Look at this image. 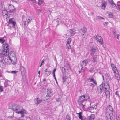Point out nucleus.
I'll use <instances>...</instances> for the list:
<instances>
[{
  "label": "nucleus",
  "instance_id": "1",
  "mask_svg": "<svg viewBox=\"0 0 120 120\" xmlns=\"http://www.w3.org/2000/svg\"><path fill=\"white\" fill-rule=\"evenodd\" d=\"M9 109H11L18 114H21L22 117H24V114L26 113V111L25 110L23 109L22 108L21 109L19 106L17 104H13L11 108H9Z\"/></svg>",
  "mask_w": 120,
  "mask_h": 120
},
{
  "label": "nucleus",
  "instance_id": "2",
  "mask_svg": "<svg viewBox=\"0 0 120 120\" xmlns=\"http://www.w3.org/2000/svg\"><path fill=\"white\" fill-rule=\"evenodd\" d=\"M95 40H96L97 41L100 43V44H102L103 43L102 38L101 36L95 35L94 37Z\"/></svg>",
  "mask_w": 120,
  "mask_h": 120
},
{
  "label": "nucleus",
  "instance_id": "3",
  "mask_svg": "<svg viewBox=\"0 0 120 120\" xmlns=\"http://www.w3.org/2000/svg\"><path fill=\"white\" fill-rule=\"evenodd\" d=\"M87 99L82 98L80 96H79V99L77 100V101L79 103H86Z\"/></svg>",
  "mask_w": 120,
  "mask_h": 120
},
{
  "label": "nucleus",
  "instance_id": "4",
  "mask_svg": "<svg viewBox=\"0 0 120 120\" xmlns=\"http://www.w3.org/2000/svg\"><path fill=\"white\" fill-rule=\"evenodd\" d=\"M47 95L49 97H51L53 95L52 91V89L50 88H48L47 89Z\"/></svg>",
  "mask_w": 120,
  "mask_h": 120
},
{
  "label": "nucleus",
  "instance_id": "5",
  "mask_svg": "<svg viewBox=\"0 0 120 120\" xmlns=\"http://www.w3.org/2000/svg\"><path fill=\"white\" fill-rule=\"evenodd\" d=\"M19 70L20 71L21 75L25 74L26 72V69L22 65L20 66Z\"/></svg>",
  "mask_w": 120,
  "mask_h": 120
},
{
  "label": "nucleus",
  "instance_id": "6",
  "mask_svg": "<svg viewBox=\"0 0 120 120\" xmlns=\"http://www.w3.org/2000/svg\"><path fill=\"white\" fill-rule=\"evenodd\" d=\"M103 85L102 84H101L97 87V90L99 91L98 92V93L101 94L103 90Z\"/></svg>",
  "mask_w": 120,
  "mask_h": 120
},
{
  "label": "nucleus",
  "instance_id": "7",
  "mask_svg": "<svg viewBox=\"0 0 120 120\" xmlns=\"http://www.w3.org/2000/svg\"><path fill=\"white\" fill-rule=\"evenodd\" d=\"M12 18H10L9 19L8 24V25H10L11 24H12L13 25V26L12 27H14L15 26L16 24V22L15 21H13L12 20Z\"/></svg>",
  "mask_w": 120,
  "mask_h": 120
},
{
  "label": "nucleus",
  "instance_id": "8",
  "mask_svg": "<svg viewBox=\"0 0 120 120\" xmlns=\"http://www.w3.org/2000/svg\"><path fill=\"white\" fill-rule=\"evenodd\" d=\"M39 99L38 98L36 97L34 100L35 103L36 104L37 106L38 104L41 103L42 101V99Z\"/></svg>",
  "mask_w": 120,
  "mask_h": 120
},
{
  "label": "nucleus",
  "instance_id": "9",
  "mask_svg": "<svg viewBox=\"0 0 120 120\" xmlns=\"http://www.w3.org/2000/svg\"><path fill=\"white\" fill-rule=\"evenodd\" d=\"M44 71L46 72L45 73V75L48 76L51 74V71L48 68H47Z\"/></svg>",
  "mask_w": 120,
  "mask_h": 120
},
{
  "label": "nucleus",
  "instance_id": "10",
  "mask_svg": "<svg viewBox=\"0 0 120 120\" xmlns=\"http://www.w3.org/2000/svg\"><path fill=\"white\" fill-rule=\"evenodd\" d=\"M96 48L95 47H92L90 49V55L91 56H93L96 51Z\"/></svg>",
  "mask_w": 120,
  "mask_h": 120
},
{
  "label": "nucleus",
  "instance_id": "11",
  "mask_svg": "<svg viewBox=\"0 0 120 120\" xmlns=\"http://www.w3.org/2000/svg\"><path fill=\"white\" fill-rule=\"evenodd\" d=\"M92 60L93 63H97L98 59L97 57V55H95L94 56H92Z\"/></svg>",
  "mask_w": 120,
  "mask_h": 120
},
{
  "label": "nucleus",
  "instance_id": "12",
  "mask_svg": "<svg viewBox=\"0 0 120 120\" xmlns=\"http://www.w3.org/2000/svg\"><path fill=\"white\" fill-rule=\"evenodd\" d=\"M64 67H66L67 68V70L68 71H69V70L70 71H71V67L70 65V63L68 62H67L66 64H65L64 65Z\"/></svg>",
  "mask_w": 120,
  "mask_h": 120
},
{
  "label": "nucleus",
  "instance_id": "13",
  "mask_svg": "<svg viewBox=\"0 0 120 120\" xmlns=\"http://www.w3.org/2000/svg\"><path fill=\"white\" fill-rule=\"evenodd\" d=\"M69 32L71 36H73L76 33L75 30L74 29H72L69 30Z\"/></svg>",
  "mask_w": 120,
  "mask_h": 120
},
{
  "label": "nucleus",
  "instance_id": "14",
  "mask_svg": "<svg viewBox=\"0 0 120 120\" xmlns=\"http://www.w3.org/2000/svg\"><path fill=\"white\" fill-rule=\"evenodd\" d=\"M108 2L111 5L113 6V8H116V5L115 3H114L113 0H108Z\"/></svg>",
  "mask_w": 120,
  "mask_h": 120
},
{
  "label": "nucleus",
  "instance_id": "15",
  "mask_svg": "<svg viewBox=\"0 0 120 120\" xmlns=\"http://www.w3.org/2000/svg\"><path fill=\"white\" fill-rule=\"evenodd\" d=\"M116 71L117 72H116H116L114 73H115V75L116 78V79L117 80H119L120 79V77L118 70Z\"/></svg>",
  "mask_w": 120,
  "mask_h": 120
},
{
  "label": "nucleus",
  "instance_id": "16",
  "mask_svg": "<svg viewBox=\"0 0 120 120\" xmlns=\"http://www.w3.org/2000/svg\"><path fill=\"white\" fill-rule=\"evenodd\" d=\"M104 92L106 96V97L107 98H109L110 97V93L108 90L106 91H104Z\"/></svg>",
  "mask_w": 120,
  "mask_h": 120
},
{
  "label": "nucleus",
  "instance_id": "17",
  "mask_svg": "<svg viewBox=\"0 0 120 120\" xmlns=\"http://www.w3.org/2000/svg\"><path fill=\"white\" fill-rule=\"evenodd\" d=\"M4 55L6 56H8L9 54V50L4 49L3 50Z\"/></svg>",
  "mask_w": 120,
  "mask_h": 120
},
{
  "label": "nucleus",
  "instance_id": "18",
  "mask_svg": "<svg viewBox=\"0 0 120 120\" xmlns=\"http://www.w3.org/2000/svg\"><path fill=\"white\" fill-rule=\"evenodd\" d=\"M111 66L113 71H114V73H115L116 72V71L117 70L116 67L114 64H111Z\"/></svg>",
  "mask_w": 120,
  "mask_h": 120
},
{
  "label": "nucleus",
  "instance_id": "19",
  "mask_svg": "<svg viewBox=\"0 0 120 120\" xmlns=\"http://www.w3.org/2000/svg\"><path fill=\"white\" fill-rule=\"evenodd\" d=\"M103 85V90L104 91H106L107 90H109L110 88V86H106L103 85V82L101 84Z\"/></svg>",
  "mask_w": 120,
  "mask_h": 120
},
{
  "label": "nucleus",
  "instance_id": "20",
  "mask_svg": "<svg viewBox=\"0 0 120 120\" xmlns=\"http://www.w3.org/2000/svg\"><path fill=\"white\" fill-rule=\"evenodd\" d=\"M88 61L89 60L88 59L84 60L82 62V65L85 66H86L87 64L88 63Z\"/></svg>",
  "mask_w": 120,
  "mask_h": 120
},
{
  "label": "nucleus",
  "instance_id": "21",
  "mask_svg": "<svg viewBox=\"0 0 120 120\" xmlns=\"http://www.w3.org/2000/svg\"><path fill=\"white\" fill-rule=\"evenodd\" d=\"M22 78L23 81L24 82L27 81V79L26 77V75L25 74L22 75Z\"/></svg>",
  "mask_w": 120,
  "mask_h": 120
},
{
  "label": "nucleus",
  "instance_id": "22",
  "mask_svg": "<svg viewBox=\"0 0 120 120\" xmlns=\"http://www.w3.org/2000/svg\"><path fill=\"white\" fill-rule=\"evenodd\" d=\"M95 117V115L94 114H91L88 116L89 120H94Z\"/></svg>",
  "mask_w": 120,
  "mask_h": 120
},
{
  "label": "nucleus",
  "instance_id": "23",
  "mask_svg": "<svg viewBox=\"0 0 120 120\" xmlns=\"http://www.w3.org/2000/svg\"><path fill=\"white\" fill-rule=\"evenodd\" d=\"M102 5L101 6L102 9H105V8L106 6L107 3L105 1H104L102 3Z\"/></svg>",
  "mask_w": 120,
  "mask_h": 120
},
{
  "label": "nucleus",
  "instance_id": "24",
  "mask_svg": "<svg viewBox=\"0 0 120 120\" xmlns=\"http://www.w3.org/2000/svg\"><path fill=\"white\" fill-rule=\"evenodd\" d=\"M107 108L109 110L112 112H114L115 113V111H113V108L110 105L108 106Z\"/></svg>",
  "mask_w": 120,
  "mask_h": 120
},
{
  "label": "nucleus",
  "instance_id": "25",
  "mask_svg": "<svg viewBox=\"0 0 120 120\" xmlns=\"http://www.w3.org/2000/svg\"><path fill=\"white\" fill-rule=\"evenodd\" d=\"M113 13L112 12H110L108 15L107 17L109 18H113Z\"/></svg>",
  "mask_w": 120,
  "mask_h": 120
},
{
  "label": "nucleus",
  "instance_id": "26",
  "mask_svg": "<svg viewBox=\"0 0 120 120\" xmlns=\"http://www.w3.org/2000/svg\"><path fill=\"white\" fill-rule=\"evenodd\" d=\"M81 29L83 33L84 34L86 33L87 31V29L85 27L82 28Z\"/></svg>",
  "mask_w": 120,
  "mask_h": 120
},
{
  "label": "nucleus",
  "instance_id": "27",
  "mask_svg": "<svg viewBox=\"0 0 120 120\" xmlns=\"http://www.w3.org/2000/svg\"><path fill=\"white\" fill-rule=\"evenodd\" d=\"M62 79L63 83H64L67 79L66 76L65 75L63 76L62 77Z\"/></svg>",
  "mask_w": 120,
  "mask_h": 120
},
{
  "label": "nucleus",
  "instance_id": "28",
  "mask_svg": "<svg viewBox=\"0 0 120 120\" xmlns=\"http://www.w3.org/2000/svg\"><path fill=\"white\" fill-rule=\"evenodd\" d=\"M82 112H80L79 113L78 116V117H79V118L81 119V120H83V116L82 115Z\"/></svg>",
  "mask_w": 120,
  "mask_h": 120
},
{
  "label": "nucleus",
  "instance_id": "29",
  "mask_svg": "<svg viewBox=\"0 0 120 120\" xmlns=\"http://www.w3.org/2000/svg\"><path fill=\"white\" fill-rule=\"evenodd\" d=\"M103 84V85L106 86H109V82L108 81H104Z\"/></svg>",
  "mask_w": 120,
  "mask_h": 120
},
{
  "label": "nucleus",
  "instance_id": "30",
  "mask_svg": "<svg viewBox=\"0 0 120 120\" xmlns=\"http://www.w3.org/2000/svg\"><path fill=\"white\" fill-rule=\"evenodd\" d=\"M44 2V0H38V4L39 5H41Z\"/></svg>",
  "mask_w": 120,
  "mask_h": 120
},
{
  "label": "nucleus",
  "instance_id": "31",
  "mask_svg": "<svg viewBox=\"0 0 120 120\" xmlns=\"http://www.w3.org/2000/svg\"><path fill=\"white\" fill-rule=\"evenodd\" d=\"M71 38H68L67 41L66 45H68V44H70L71 42Z\"/></svg>",
  "mask_w": 120,
  "mask_h": 120
},
{
  "label": "nucleus",
  "instance_id": "32",
  "mask_svg": "<svg viewBox=\"0 0 120 120\" xmlns=\"http://www.w3.org/2000/svg\"><path fill=\"white\" fill-rule=\"evenodd\" d=\"M86 103H79V104L80 105H81L83 109L85 108V104Z\"/></svg>",
  "mask_w": 120,
  "mask_h": 120
},
{
  "label": "nucleus",
  "instance_id": "33",
  "mask_svg": "<svg viewBox=\"0 0 120 120\" xmlns=\"http://www.w3.org/2000/svg\"><path fill=\"white\" fill-rule=\"evenodd\" d=\"M106 117L107 118L108 120H113V117L112 116H106Z\"/></svg>",
  "mask_w": 120,
  "mask_h": 120
},
{
  "label": "nucleus",
  "instance_id": "34",
  "mask_svg": "<svg viewBox=\"0 0 120 120\" xmlns=\"http://www.w3.org/2000/svg\"><path fill=\"white\" fill-rule=\"evenodd\" d=\"M4 37L3 38H0V42L1 43H3L5 42V40L4 39Z\"/></svg>",
  "mask_w": 120,
  "mask_h": 120
},
{
  "label": "nucleus",
  "instance_id": "35",
  "mask_svg": "<svg viewBox=\"0 0 120 120\" xmlns=\"http://www.w3.org/2000/svg\"><path fill=\"white\" fill-rule=\"evenodd\" d=\"M8 9H9V8H11V9H12L13 8H14V6L12 5L11 4H8Z\"/></svg>",
  "mask_w": 120,
  "mask_h": 120
},
{
  "label": "nucleus",
  "instance_id": "36",
  "mask_svg": "<svg viewBox=\"0 0 120 120\" xmlns=\"http://www.w3.org/2000/svg\"><path fill=\"white\" fill-rule=\"evenodd\" d=\"M66 118L67 120H71V117L68 114H67L66 115Z\"/></svg>",
  "mask_w": 120,
  "mask_h": 120
},
{
  "label": "nucleus",
  "instance_id": "37",
  "mask_svg": "<svg viewBox=\"0 0 120 120\" xmlns=\"http://www.w3.org/2000/svg\"><path fill=\"white\" fill-rule=\"evenodd\" d=\"M49 97L48 95H47L45 97V99H44L43 100V101H46L49 98V97Z\"/></svg>",
  "mask_w": 120,
  "mask_h": 120
},
{
  "label": "nucleus",
  "instance_id": "38",
  "mask_svg": "<svg viewBox=\"0 0 120 120\" xmlns=\"http://www.w3.org/2000/svg\"><path fill=\"white\" fill-rule=\"evenodd\" d=\"M18 72V71H17L14 70L13 71H10V72H9L13 74H15L16 73Z\"/></svg>",
  "mask_w": 120,
  "mask_h": 120
},
{
  "label": "nucleus",
  "instance_id": "39",
  "mask_svg": "<svg viewBox=\"0 0 120 120\" xmlns=\"http://www.w3.org/2000/svg\"><path fill=\"white\" fill-rule=\"evenodd\" d=\"M91 107H92V108H93V109H96L97 108V106L95 105H93Z\"/></svg>",
  "mask_w": 120,
  "mask_h": 120
},
{
  "label": "nucleus",
  "instance_id": "40",
  "mask_svg": "<svg viewBox=\"0 0 120 120\" xmlns=\"http://www.w3.org/2000/svg\"><path fill=\"white\" fill-rule=\"evenodd\" d=\"M79 33H80L82 34L81 35H84V34L83 33L82 31V30L81 29H79L78 31Z\"/></svg>",
  "mask_w": 120,
  "mask_h": 120
},
{
  "label": "nucleus",
  "instance_id": "41",
  "mask_svg": "<svg viewBox=\"0 0 120 120\" xmlns=\"http://www.w3.org/2000/svg\"><path fill=\"white\" fill-rule=\"evenodd\" d=\"M4 90L3 86H0V92H2Z\"/></svg>",
  "mask_w": 120,
  "mask_h": 120
},
{
  "label": "nucleus",
  "instance_id": "42",
  "mask_svg": "<svg viewBox=\"0 0 120 120\" xmlns=\"http://www.w3.org/2000/svg\"><path fill=\"white\" fill-rule=\"evenodd\" d=\"M31 1H32L33 4L34 5H35L37 3L36 0H33Z\"/></svg>",
  "mask_w": 120,
  "mask_h": 120
},
{
  "label": "nucleus",
  "instance_id": "43",
  "mask_svg": "<svg viewBox=\"0 0 120 120\" xmlns=\"http://www.w3.org/2000/svg\"><path fill=\"white\" fill-rule=\"evenodd\" d=\"M118 91H116L115 93V95L119 97V94L118 93Z\"/></svg>",
  "mask_w": 120,
  "mask_h": 120
},
{
  "label": "nucleus",
  "instance_id": "44",
  "mask_svg": "<svg viewBox=\"0 0 120 120\" xmlns=\"http://www.w3.org/2000/svg\"><path fill=\"white\" fill-rule=\"evenodd\" d=\"M94 69V68L92 67L90 68V70L89 71L90 72H91Z\"/></svg>",
  "mask_w": 120,
  "mask_h": 120
},
{
  "label": "nucleus",
  "instance_id": "45",
  "mask_svg": "<svg viewBox=\"0 0 120 120\" xmlns=\"http://www.w3.org/2000/svg\"><path fill=\"white\" fill-rule=\"evenodd\" d=\"M94 79H93V78H89L88 79H87V80H90V81H89V82H92L93 81V80Z\"/></svg>",
  "mask_w": 120,
  "mask_h": 120
},
{
  "label": "nucleus",
  "instance_id": "46",
  "mask_svg": "<svg viewBox=\"0 0 120 120\" xmlns=\"http://www.w3.org/2000/svg\"><path fill=\"white\" fill-rule=\"evenodd\" d=\"M3 47H5V48H6L5 49H8V50H9V46L8 45H6V46H4V45H3Z\"/></svg>",
  "mask_w": 120,
  "mask_h": 120
},
{
  "label": "nucleus",
  "instance_id": "47",
  "mask_svg": "<svg viewBox=\"0 0 120 120\" xmlns=\"http://www.w3.org/2000/svg\"><path fill=\"white\" fill-rule=\"evenodd\" d=\"M117 6L118 7H116V8L118 10L120 11V5L117 4Z\"/></svg>",
  "mask_w": 120,
  "mask_h": 120
},
{
  "label": "nucleus",
  "instance_id": "48",
  "mask_svg": "<svg viewBox=\"0 0 120 120\" xmlns=\"http://www.w3.org/2000/svg\"><path fill=\"white\" fill-rule=\"evenodd\" d=\"M66 45L68 49H71V46L70 45V44H68V45Z\"/></svg>",
  "mask_w": 120,
  "mask_h": 120
},
{
  "label": "nucleus",
  "instance_id": "49",
  "mask_svg": "<svg viewBox=\"0 0 120 120\" xmlns=\"http://www.w3.org/2000/svg\"><path fill=\"white\" fill-rule=\"evenodd\" d=\"M56 69L55 68L54 69L52 73L53 74V75H55V72L56 70Z\"/></svg>",
  "mask_w": 120,
  "mask_h": 120
},
{
  "label": "nucleus",
  "instance_id": "50",
  "mask_svg": "<svg viewBox=\"0 0 120 120\" xmlns=\"http://www.w3.org/2000/svg\"><path fill=\"white\" fill-rule=\"evenodd\" d=\"M0 62L1 63H2L4 64L5 63V61L4 58L3 60H2L0 61Z\"/></svg>",
  "mask_w": 120,
  "mask_h": 120
},
{
  "label": "nucleus",
  "instance_id": "51",
  "mask_svg": "<svg viewBox=\"0 0 120 120\" xmlns=\"http://www.w3.org/2000/svg\"><path fill=\"white\" fill-rule=\"evenodd\" d=\"M92 82L94 83L95 85H96L97 84V82H96L95 80L94 79L93 80Z\"/></svg>",
  "mask_w": 120,
  "mask_h": 120
},
{
  "label": "nucleus",
  "instance_id": "52",
  "mask_svg": "<svg viewBox=\"0 0 120 120\" xmlns=\"http://www.w3.org/2000/svg\"><path fill=\"white\" fill-rule=\"evenodd\" d=\"M41 10L40 9H38L37 10V11L38 12V14H39L40 12H41Z\"/></svg>",
  "mask_w": 120,
  "mask_h": 120
},
{
  "label": "nucleus",
  "instance_id": "53",
  "mask_svg": "<svg viewBox=\"0 0 120 120\" xmlns=\"http://www.w3.org/2000/svg\"><path fill=\"white\" fill-rule=\"evenodd\" d=\"M98 17L99 18V19H104V18H103V17L100 16H98Z\"/></svg>",
  "mask_w": 120,
  "mask_h": 120
},
{
  "label": "nucleus",
  "instance_id": "54",
  "mask_svg": "<svg viewBox=\"0 0 120 120\" xmlns=\"http://www.w3.org/2000/svg\"><path fill=\"white\" fill-rule=\"evenodd\" d=\"M4 85H5L4 87H7L8 85V83H6V82H5Z\"/></svg>",
  "mask_w": 120,
  "mask_h": 120
},
{
  "label": "nucleus",
  "instance_id": "55",
  "mask_svg": "<svg viewBox=\"0 0 120 120\" xmlns=\"http://www.w3.org/2000/svg\"><path fill=\"white\" fill-rule=\"evenodd\" d=\"M4 9H3L2 11H6V12L7 13H8V11L5 9L4 6Z\"/></svg>",
  "mask_w": 120,
  "mask_h": 120
},
{
  "label": "nucleus",
  "instance_id": "56",
  "mask_svg": "<svg viewBox=\"0 0 120 120\" xmlns=\"http://www.w3.org/2000/svg\"><path fill=\"white\" fill-rule=\"evenodd\" d=\"M11 62L12 63V64L13 65H15L16 64V62H14V61L12 60L11 61Z\"/></svg>",
  "mask_w": 120,
  "mask_h": 120
},
{
  "label": "nucleus",
  "instance_id": "57",
  "mask_svg": "<svg viewBox=\"0 0 120 120\" xmlns=\"http://www.w3.org/2000/svg\"><path fill=\"white\" fill-rule=\"evenodd\" d=\"M8 9L9 10V12L10 13H13V12L11 10V8H9Z\"/></svg>",
  "mask_w": 120,
  "mask_h": 120
},
{
  "label": "nucleus",
  "instance_id": "58",
  "mask_svg": "<svg viewBox=\"0 0 120 120\" xmlns=\"http://www.w3.org/2000/svg\"><path fill=\"white\" fill-rule=\"evenodd\" d=\"M108 23V22H104L103 24L104 25L106 26Z\"/></svg>",
  "mask_w": 120,
  "mask_h": 120
},
{
  "label": "nucleus",
  "instance_id": "59",
  "mask_svg": "<svg viewBox=\"0 0 120 120\" xmlns=\"http://www.w3.org/2000/svg\"><path fill=\"white\" fill-rule=\"evenodd\" d=\"M62 71L63 73H64L66 71V69L65 68H64V69H62Z\"/></svg>",
  "mask_w": 120,
  "mask_h": 120
},
{
  "label": "nucleus",
  "instance_id": "60",
  "mask_svg": "<svg viewBox=\"0 0 120 120\" xmlns=\"http://www.w3.org/2000/svg\"><path fill=\"white\" fill-rule=\"evenodd\" d=\"M88 110H91L93 109L92 107L91 106H90V107H88Z\"/></svg>",
  "mask_w": 120,
  "mask_h": 120
},
{
  "label": "nucleus",
  "instance_id": "61",
  "mask_svg": "<svg viewBox=\"0 0 120 120\" xmlns=\"http://www.w3.org/2000/svg\"><path fill=\"white\" fill-rule=\"evenodd\" d=\"M116 120H120V117H119V116H116Z\"/></svg>",
  "mask_w": 120,
  "mask_h": 120
},
{
  "label": "nucleus",
  "instance_id": "62",
  "mask_svg": "<svg viewBox=\"0 0 120 120\" xmlns=\"http://www.w3.org/2000/svg\"><path fill=\"white\" fill-rule=\"evenodd\" d=\"M16 10V8H13L12 9H11V10L13 12H14Z\"/></svg>",
  "mask_w": 120,
  "mask_h": 120
},
{
  "label": "nucleus",
  "instance_id": "63",
  "mask_svg": "<svg viewBox=\"0 0 120 120\" xmlns=\"http://www.w3.org/2000/svg\"><path fill=\"white\" fill-rule=\"evenodd\" d=\"M90 86H92L93 87H94L95 86L92 83H90Z\"/></svg>",
  "mask_w": 120,
  "mask_h": 120
},
{
  "label": "nucleus",
  "instance_id": "64",
  "mask_svg": "<svg viewBox=\"0 0 120 120\" xmlns=\"http://www.w3.org/2000/svg\"><path fill=\"white\" fill-rule=\"evenodd\" d=\"M113 33V35H115V34H116V31L115 30H113L112 31Z\"/></svg>",
  "mask_w": 120,
  "mask_h": 120
}]
</instances>
